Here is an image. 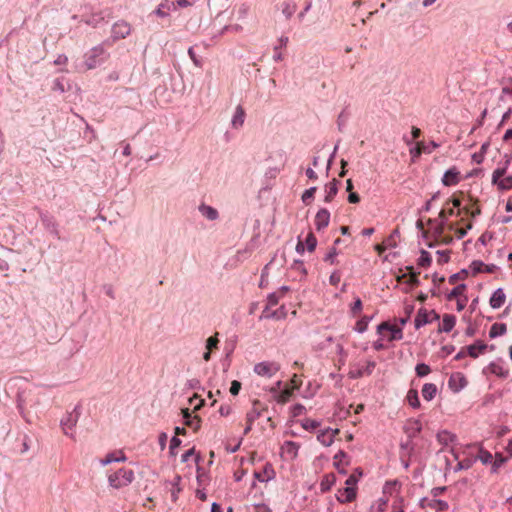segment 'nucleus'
<instances>
[{"label":"nucleus","instance_id":"obj_1","mask_svg":"<svg viewBox=\"0 0 512 512\" xmlns=\"http://www.w3.org/2000/svg\"><path fill=\"white\" fill-rule=\"evenodd\" d=\"M106 45L111 46V41L109 39H106L101 44L94 46L84 55V64L87 70L96 68L108 59L109 53L105 49Z\"/></svg>","mask_w":512,"mask_h":512},{"label":"nucleus","instance_id":"obj_2","mask_svg":"<svg viewBox=\"0 0 512 512\" xmlns=\"http://www.w3.org/2000/svg\"><path fill=\"white\" fill-rule=\"evenodd\" d=\"M511 159L512 155L506 154L503 166L496 168L492 174V183L497 185L498 189L501 191H508L512 189V176L510 175L502 179L511 163Z\"/></svg>","mask_w":512,"mask_h":512},{"label":"nucleus","instance_id":"obj_3","mask_svg":"<svg viewBox=\"0 0 512 512\" xmlns=\"http://www.w3.org/2000/svg\"><path fill=\"white\" fill-rule=\"evenodd\" d=\"M134 480V472L131 469L121 468L108 477L109 485L115 489L128 486Z\"/></svg>","mask_w":512,"mask_h":512},{"label":"nucleus","instance_id":"obj_4","mask_svg":"<svg viewBox=\"0 0 512 512\" xmlns=\"http://www.w3.org/2000/svg\"><path fill=\"white\" fill-rule=\"evenodd\" d=\"M80 416L79 406H76L72 412L67 413L60 421V425L65 435L73 437L70 431L76 426Z\"/></svg>","mask_w":512,"mask_h":512},{"label":"nucleus","instance_id":"obj_5","mask_svg":"<svg viewBox=\"0 0 512 512\" xmlns=\"http://www.w3.org/2000/svg\"><path fill=\"white\" fill-rule=\"evenodd\" d=\"M131 33V26L124 20L117 21L111 29V44L117 40L126 38Z\"/></svg>","mask_w":512,"mask_h":512},{"label":"nucleus","instance_id":"obj_6","mask_svg":"<svg viewBox=\"0 0 512 512\" xmlns=\"http://www.w3.org/2000/svg\"><path fill=\"white\" fill-rule=\"evenodd\" d=\"M280 370V365L276 362H260L254 366V372L259 376L272 377Z\"/></svg>","mask_w":512,"mask_h":512},{"label":"nucleus","instance_id":"obj_7","mask_svg":"<svg viewBox=\"0 0 512 512\" xmlns=\"http://www.w3.org/2000/svg\"><path fill=\"white\" fill-rule=\"evenodd\" d=\"M375 367H376V362L370 360L367 362L366 366L350 370L349 374H348L349 378L359 379V378L363 377L364 375H371L373 373Z\"/></svg>","mask_w":512,"mask_h":512},{"label":"nucleus","instance_id":"obj_8","mask_svg":"<svg viewBox=\"0 0 512 512\" xmlns=\"http://www.w3.org/2000/svg\"><path fill=\"white\" fill-rule=\"evenodd\" d=\"M330 222V212L326 208L318 210L315 216V227L317 231L325 229Z\"/></svg>","mask_w":512,"mask_h":512},{"label":"nucleus","instance_id":"obj_9","mask_svg":"<svg viewBox=\"0 0 512 512\" xmlns=\"http://www.w3.org/2000/svg\"><path fill=\"white\" fill-rule=\"evenodd\" d=\"M460 182V172L456 167L449 168L445 171L442 177V184L444 186L457 185Z\"/></svg>","mask_w":512,"mask_h":512},{"label":"nucleus","instance_id":"obj_10","mask_svg":"<svg viewBox=\"0 0 512 512\" xmlns=\"http://www.w3.org/2000/svg\"><path fill=\"white\" fill-rule=\"evenodd\" d=\"M448 385L453 392H459L467 385V380L462 373H455L450 376Z\"/></svg>","mask_w":512,"mask_h":512},{"label":"nucleus","instance_id":"obj_11","mask_svg":"<svg viewBox=\"0 0 512 512\" xmlns=\"http://www.w3.org/2000/svg\"><path fill=\"white\" fill-rule=\"evenodd\" d=\"M357 487H345L338 491L336 495L340 503H350L356 499Z\"/></svg>","mask_w":512,"mask_h":512},{"label":"nucleus","instance_id":"obj_12","mask_svg":"<svg viewBox=\"0 0 512 512\" xmlns=\"http://www.w3.org/2000/svg\"><path fill=\"white\" fill-rule=\"evenodd\" d=\"M182 416L186 426L192 428L194 431L200 429L201 419L198 416L192 417L188 408L182 409Z\"/></svg>","mask_w":512,"mask_h":512},{"label":"nucleus","instance_id":"obj_13","mask_svg":"<svg viewBox=\"0 0 512 512\" xmlns=\"http://www.w3.org/2000/svg\"><path fill=\"white\" fill-rule=\"evenodd\" d=\"M422 430V424L419 420L411 419L407 422L404 427V431L407 434L408 438L411 440L416 437Z\"/></svg>","mask_w":512,"mask_h":512},{"label":"nucleus","instance_id":"obj_14","mask_svg":"<svg viewBox=\"0 0 512 512\" xmlns=\"http://www.w3.org/2000/svg\"><path fill=\"white\" fill-rule=\"evenodd\" d=\"M339 184L340 181L334 178L332 179V181L325 185V203H330L333 200V198L337 195Z\"/></svg>","mask_w":512,"mask_h":512},{"label":"nucleus","instance_id":"obj_15","mask_svg":"<svg viewBox=\"0 0 512 512\" xmlns=\"http://www.w3.org/2000/svg\"><path fill=\"white\" fill-rule=\"evenodd\" d=\"M506 300V295L502 288H498L494 291L490 297L489 304L493 309H498L503 306Z\"/></svg>","mask_w":512,"mask_h":512},{"label":"nucleus","instance_id":"obj_16","mask_svg":"<svg viewBox=\"0 0 512 512\" xmlns=\"http://www.w3.org/2000/svg\"><path fill=\"white\" fill-rule=\"evenodd\" d=\"M245 110L241 105H238L235 109L234 115L231 119V126L234 129H239L243 126L245 121Z\"/></svg>","mask_w":512,"mask_h":512},{"label":"nucleus","instance_id":"obj_17","mask_svg":"<svg viewBox=\"0 0 512 512\" xmlns=\"http://www.w3.org/2000/svg\"><path fill=\"white\" fill-rule=\"evenodd\" d=\"M488 348V345L485 344L481 340H477L474 344L469 345L467 349V354L471 358H477L479 356V353H483Z\"/></svg>","mask_w":512,"mask_h":512},{"label":"nucleus","instance_id":"obj_18","mask_svg":"<svg viewBox=\"0 0 512 512\" xmlns=\"http://www.w3.org/2000/svg\"><path fill=\"white\" fill-rule=\"evenodd\" d=\"M456 317L452 314H444L442 324L438 328V332L449 333L455 326Z\"/></svg>","mask_w":512,"mask_h":512},{"label":"nucleus","instance_id":"obj_19","mask_svg":"<svg viewBox=\"0 0 512 512\" xmlns=\"http://www.w3.org/2000/svg\"><path fill=\"white\" fill-rule=\"evenodd\" d=\"M198 210L203 217L210 221H214L219 217V213L214 207L206 205L204 203L199 205Z\"/></svg>","mask_w":512,"mask_h":512},{"label":"nucleus","instance_id":"obj_20","mask_svg":"<svg viewBox=\"0 0 512 512\" xmlns=\"http://www.w3.org/2000/svg\"><path fill=\"white\" fill-rule=\"evenodd\" d=\"M428 323H431L429 312L425 308H420L414 320L415 328L419 329Z\"/></svg>","mask_w":512,"mask_h":512},{"label":"nucleus","instance_id":"obj_21","mask_svg":"<svg viewBox=\"0 0 512 512\" xmlns=\"http://www.w3.org/2000/svg\"><path fill=\"white\" fill-rule=\"evenodd\" d=\"M285 317L283 307L279 310H271V307H265L262 311L260 319H281Z\"/></svg>","mask_w":512,"mask_h":512},{"label":"nucleus","instance_id":"obj_22","mask_svg":"<svg viewBox=\"0 0 512 512\" xmlns=\"http://www.w3.org/2000/svg\"><path fill=\"white\" fill-rule=\"evenodd\" d=\"M254 476L260 482H266L274 478L275 472L270 464H266L263 472H255Z\"/></svg>","mask_w":512,"mask_h":512},{"label":"nucleus","instance_id":"obj_23","mask_svg":"<svg viewBox=\"0 0 512 512\" xmlns=\"http://www.w3.org/2000/svg\"><path fill=\"white\" fill-rule=\"evenodd\" d=\"M336 482V475L334 473H328L323 476L320 482V490L325 493L328 492Z\"/></svg>","mask_w":512,"mask_h":512},{"label":"nucleus","instance_id":"obj_24","mask_svg":"<svg viewBox=\"0 0 512 512\" xmlns=\"http://www.w3.org/2000/svg\"><path fill=\"white\" fill-rule=\"evenodd\" d=\"M437 386L433 383H425L422 387V396L426 401H431L437 394Z\"/></svg>","mask_w":512,"mask_h":512},{"label":"nucleus","instance_id":"obj_25","mask_svg":"<svg viewBox=\"0 0 512 512\" xmlns=\"http://www.w3.org/2000/svg\"><path fill=\"white\" fill-rule=\"evenodd\" d=\"M297 5L294 2V0H286L281 5V11L282 14L287 18L290 19L293 14L296 12Z\"/></svg>","mask_w":512,"mask_h":512},{"label":"nucleus","instance_id":"obj_26","mask_svg":"<svg viewBox=\"0 0 512 512\" xmlns=\"http://www.w3.org/2000/svg\"><path fill=\"white\" fill-rule=\"evenodd\" d=\"M118 454V456H116V453L114 452L107 454L105 458L101 460V464L106 466L111 463L126 461V456L122 451H119Z\"/></svg>","mask_w":512,"mask_h":512},{"label":"nucleus","instance_id":"obj_27","mask_svg":"<svg viewBox=\"0 0 512 512\" xmlns=\"http://www.w3.org/2000/svg\"><path fill=\"white\" fill-rule=\"evenodd\" d=\"M457 439L456 435L447 431L443 430L437 433V440L439 443L443 445H448L449 443L455 442Z\"/></svg>","mask_w":512,"mask_h":512},{"label":"nucleus","instance_id":"obj_28","mask_svg":"<svg viewBox=\"0 0 512 512\" xmlns=\"http://www.w3.org/2000/svg\"><path fill=\"white\" fill-rule=\"evenodd\" d=\"M507 326L505 323H494L489 331L490 338H496L498 336H502L506 333Z\"/></svg>","mask_w":512,"mask_h":512},{"label":"nucleus","instance_id":"obj_29","mask_svg":"<svg viewBox=\"0 0 512 512\" xmlns=\"http://www.w3.org/2000/svg\"><path fill=\"white\" fill-rule=\"evenodd\" d=\"M317 439L324 446H331L333 443V434H330V428L320 431L317 435Z\"/></svg>","mask_w":512,"mask_h":512},{"label":"nucleus","instance_id":"obj_30","mask_svg":"<svg viewBox=\"0 0 512 512\" xmlns=\"http://www.w3.org/2000/svg\"><path fill=\"white\" fill-rule=\"evenodd\" d=\"M407 400L414 409H418L421 406L417 390L410 389L407 393Z\"/></svg>","mask_w":512,"mask_h":512},{"label":"nucleus","instance_id":"obj_31","mask_svg":"<svg viewBox=\"0 0 512 512\" xmlns=\"http://www.w3.org/2000/svg\"><path fill=\"white\" fill-rule=\"evenodd\" d=\"M428 507H430L436 511H445L449 508V505L444 500L432 499L431 501H429Z\"/></svg>","mask_w":512,"mask_h":512},{"label":"nucleus","instance_id":"obj_32","mask_svg":"<svg viewBox=\"0 0 512 512\" xmlns=\"http://www.w3.org/2000/svg\"><path fill=\"white\" fill-rule=\"evenodd\" d=\"M466 284L462 283L454 287L447 295L446 298L448 301L453 300L454 298L459 297L466 290Z\"/></svg>","mask_w":512,"mask_h":512},{"label":"nucleus","instance_id":"obj_33","mask_svg":"<svg viewBox=\"0 0 512 512\" xmlns=\"http://www.w3.org/2000/svg\"><path fill=\"white\" fill-rule=\"evenodd\" d=\"M489 369H490L491 373H493L499 377L506 378L508 376V371L505 370L501 365L496 364L494 362L490 363Z\"/></svg>","mask_w":512,"mask_h":512},{"label":"nucleus","instance_id":"obj_34","mask_svg":"<svg viewBox=\"0 0 512 512\" xmlns=\"http://www.w3.org/2000/svg\"><path fill=\"white\" fill-rule=\"evenodd\" d=\"M292 395H293V391L289 388H285L281 392L278 393V395L276 396V401L278 403L284 404L290 400Z\"/></svg>","mask_w":512,"mask_h":512},{"label":"nucleus","instance_id":"obj_35","mask_svg":"<svg viewBox=\"0 0 512 512\" xmlns=\"http://www.w3.org/2000/svg\"><path fill=\"white\" fill-rule=\"evenodd\" d=\"M431 255L426 250L420 251V257L418 258V265L421 267H428L431 265Z\"/></svg>","mask_w":512,"mask_h":512},{"label":"nucleus","instance_id":"obj_36","mask_svg":"<svg viewBox=\"0 0 512 512\" xmlns=\"http://www.w3.org/2000/svg\"><path fill=\"white\" fill-rule=\"evenodd\" d=\"M320 425L321 423L319 421L310 418H306L301 422V426L308 431L314 430L318 428Z\"/></svg>","mask_w":512,"mask_h":512},{"label":"nucleus","instance_id":"obj_37","mask_svg":"<svg viewBox=\"0 0 512 512\" xmlns=\"http://www.w3.org/2000/svg\"><path fill=\"white\" fill-rule=\"evenodd\" d=\"M370 320H371V317H368V316L362 317L360 320L357 321L356 326H355V330L358 333L365 332L367 330V327H368V324H369Z\"/></svg>","mask_w":512,"mask_h":512},{"label":"nucleus","instance_id":"obj_38","mask_svg":"<svg viewBox=\"0 0 512 512\" xmlns=\"http://www.w3.org/2000/svg\"><path fill=\"white\" fill-rule=\"evenodd\" d=\"M259 403V401H254L253 405L256 406ZM261 415L260 411L256 409V407H253L252 410H250L246 414V420L248 423L253 424V422L259 418Z\"/></svg>","mask_w":512,"mask_h":512},{"label":"nucleus","instance_id":"obj_39","mask_svg":"<svg viewBox=\"0 0 512 512\" xmlns=\"http://www.w3.org/2000/svg\"><path fill=\"white\" fill-rule=\"evenodd\" d=\"M25 404H26V400L24 398L23 392H18V394H17V408H18L19 413L21 414V416L26 419Z\"/></svg>","mask_w":512,"mask_h":512},{"label":"nucleus","instance_id":"obj_40","mask_svg":"<svg viewBox=\"0 0 512 512\" xmlns=\"http://www.w3.org/2000/svg\"><path fill=\"white\" fill-rule=\"evenodd\" d=\"M305 243H306V246H307V250L309 252H313L317 246V239L315 237V235L310 232L308 233L306 239H305Z\"/></svg>","mask_w":512,"mask_h":512},{"label":"nucleus","instance_id":"obj_41","mask_svg":"<svg viewBox=\"0 0 512 512\" xmlns=\"http://www.w3.org/2000/svg\"><path fill=\"white\" fill-rule=\"evenodd\" d=\"M170 10V4L166 1L161 3L158 8L155 10V14L161 18L167 17L169 15L168 11Z\"/></svg>","mask_w":512,"mask_h":512},{"label":"nucleus","instance_id":"obj_42","mask_svg":"<svg viewBox=\"0 0 512 512\" xmlns=\"http://www.w3.org/2000/svg\"><path fill=\"white\" fill-rule=\"evenodd\" d=\"M467 275H468V270L467 269H462L459 272L452 274L449 277L448 281H449L450 284H454L458 280L465 279L467 277Z\"/></svg>","mask_w":512,"mask_h":512},{"label":"nucleus","instance_id":"obj_43","mask_svg":"<svg viewBox=\"0 0 512 512\" xmlns=\"http://www.w3.org/2000/svg\"><path fill=\"white\" fill-rule=\"evenodd\" d=\"M415 371L418 377H424L431 372V369L427 364L419 363L416 365Z\"/></svg>","mask_w":512,"mask_h":512},{"label":"nucleus","instance_id":"obj_44","mask_svg":"<svg viewBox=\"0 0 512 512\" xmlns=\"http://www.w3.org/2000/svg\"><path fill=\"white\" fill-rule=\"evenodd\" d=\"M478 459L484 464H490L492 463L493 456L489 451H486L484 449H480Z\"/></svg>","mask_w":512,"mask_h":512},{"label":"nucleus","instance_id":"obj_45","mask_svg":"<svg viewBox=\"0 0 512 512\" xmlns=\"http://www.w3.org/2000/svg\"><path fill=\"white\" fill-rule=\"evenodd\" d=\"M316 190H317L316 186H313V187H310L309 189H306L304 191V193L302 194V197H301L303 203L308 205L310 203L309 200L314 197V194H315Z\"/></svg>","mask_w":512,"mask_h":512},{"label":"nucleus","instance_id":"obj_46","mask_svg":"<svg viewBox=\"0 0 512 512\" xmlns=\"http://www.w3.org/2000/svg\"><path fill=\"white\" fill-rule=\"evenodd\" d=\"M334 461H338L340 464L341 463H344L346 466L350 464L349 462V456L348 454L343 451V450H339L335 456H334Z\"/></svg>","mask_w":512,"mask_h":512},{"label":"nucleus","instance_id":"obj_47","mask_svg":"<svg viewBox=\"0 0 512 512\" xmlns=\"http://www.w3.org/2000/svg\"><path fill=\"white\" fill-rule=\"evenodd\" d=\"M104 20V17L101 14H93L88 19L83 20L87 25L96 27L101 21Z\"/></svg>","mask_w":512,"mask_h":512},{"label":"nucleus","instance_id":"obj_48","mask_svg":"<svg viewBox=\"0 0 512 512\" xmlns=\"http://www.w3.org/2000/svg\"><path fill=\"white\" fill-rule=\"evenodd\" d=\"M505 461L506 459L501 454H496V459L492 462L491 472L496 473Z\"/></svg>","mask_w":512,"mask_h":512},{"label":"nucleus","instance_id":"obj_49","mask_svg":"<svg viewBox=\"0 0 512 512\" xmlns=\"http://www.w3.org/2000/svg\"><path fill=\"white\" fill-rule=\"evenodd\" d=\"M402 338H403L402 329L393 325L391 332H390L389 340L390 341L401 340Z\"/></svg>","mask_w":512,"mask_h":512},{"label":"nucleus","instance_id":"obj_50","mask_svg":"<svg viewBox=\"0 0 512 512\" xmlns=\"http://www.w3.org/2000/svg\"><path fill=\"white\" fill-rule=\"evenodd\" d=\"M285 447L288 454L292 455L293 457L297 456L299 446L295 442L286 441Z\"/></svg>","mask_w":512,"mask_h":512},{"label":"nucleus","instance_id":"obj_51","mask_svg":"<svg viewBox=\"0 0 512 512\" xmlns=\"http://www.w3.org/2000/svg\"><path fill=\"white\" fill-rule=\"evenodd\" d=\"M41 222L48 231L52 229V225H57L53 217H50L48 215H42Z\"/></svg>","mask_w":512,"mask_h":512},{"label":"nucleus","instance_id":"obj_52","mask_svg":"<svg viewBox=\"0 0 512 512\" xmlns=\"http://www.w3.org/2000/svg\"><path fill=\"white\" fill-rule=\"evenodd\" d=\"M483 267H484V263L481 260H474V261H472V263L470 265L473 275L482 272Z\"/></svg>","mask_w":512,"mask_h":512},{"label":"nucleus","instance_id":"obj_53","mask_svg":"<svg viewBox=\"0 0 512 512\" xmlns=\"http://www.w3.org/2000/svg\"><path fill=\"white\" fill-rule=\"evenodd\" d=\"M305 410H306L305 407L300 403L293 405L291 408L292 417H298V416L302 415Z\"/></svg>","mask_w":512,"mask_h":512},{"label":"nucleus","instance_id":"obj_54","mask_svg":"<svg viewBox=\"0 0 512 512\" xmlns=\"http://www.w3.org/2000/svg\"><path fill=\"white\" fill-rule=\"evenodd\" d=\"M472 466V461L470 459H465L463 461L458 462V464L455 466L454 470L455 472L460 470H467Z\"/></svg>","mask_w":512,"mask_h":512},{"label":"nucleus","instance_id":"obj_55","mask_svg":"<svg viewBox=\"0 0 512 512\" xmlns=\"http://www.w3.org/2000/svg\"><path fill=\"white\" fill-rule=\"evenodd\" d=\"M218 343H219V340L217 338V334L209 337L206 341L207 350L211 351L212 349L216 348Z\"/></svg>","mask_w":512,"mask_h":512},{"label":"nucleus","instance_id":"obj_56","mask_svg":"<svg viewBox=\"0 0 512 512\" xmlns=\"http://www.w3.org/2000/svg\"><path fill=\"white\" fill-rule=\"evenodd\" d=\"M279 302V297L278 295L273 292V293H270L268 296H267V305L265 307H272V306H275L277 305Z\"/></svg>","mask_w":512,"mask_h":512},{"label":"nucleus","instance_id":"obj_57","mask_svg":"<svg viewBox=\"0 0 512 512\" xmlns=\"http://www.w3.org/2000/svg\"><path fill=\"white\" fill-rule=\"evenodd\" d=\"M52 90L53 91H58L60 93H64L65 92V87H64L63 81L61 79H59V78L55 79L53 81Z\"/></svg>","mask_w":512,"mask_h":512},{"label":"nucleus","instance_id":"obj_58","mask_svg":"<svg viewBox=\"0 0 512 512\" xmlns=\"http://www.w3.org/2000/svg\"><path fill=\"white\" fill-rule=\"evenodd\" d=\"M413 309H414L413 305H408L405 307L407 317H402L399 319L400 325L404 326L409 321L410 315L413 312Z\"/></svg>","mask_w":512,"mask_h":512},{"label":"nucleus","instance_id":"obj_59","mask_svg":"<svg viewBox=\"0 0 512 512\" xmlns=\"http://www.w3.org/2000/svg\"><path fill=\"white\" fill-rule=\"evenodd\" d=\"M393 325H391L389 322L387 321H384L382 323H380L378 326H377V332L379 334H383L384 331H389L391 332V329H392Z\"/></svg>","mask_w":512,"mask_h":512},{"label":"nucleus","instance_id":"obj_60","mask_svg":"<svg viewBox=\"0 0 512 512\" xmlns=\"http://www.w3.org/2000/svg\"><path fill=\"white\" fill-rule=\"evenodd\" d=\"M240 390H241V383L237 380H233L231 383V387H230V393L233 396H236L239 394Z\"/></svg>","mask_w":512,"mask_h":512},{"label":"nucleus","instance_id":"obj_61","mask_svg":"<svg viewBox=\"0 0 512 512\" xmlns=\"http://www.w3.org/2000/svg\"><path fill=\"white\" fill-rule=\"evenodd\" d=\"M440 256L439 263H447L450 260V250L437 251Z\"/></svg>","mask_w":512,"mask_h":512},{"label":"nucleus","instance_id":"obj_62","mask_svg":"<svg viewBox=\"0 0 512 512\" xmlns=\"http://www.w3.org/2000/svg\"><path fill=\"white\" fill-rule=\"evenodd\" d=\"M188 54L191 58V60L193 61V63L197 66V67H201V60L197 57L193 47H190L188 49Z\"/></svg>","mask_w":512,"mask_h":512},{"label":"nucleus","instance_id":"obj_63","mask_svg":"<svg viewBox=\"0 0 512 512\" xmlns=\"http://www.w3.org/2000/svg\"><path fill=\"white\" fill-rule=\"evenodd\" d=\"M362 310V301L360 298H357L353 305L351 306V312L355 315Z\"/></svg>","mask_w":512,"mask_h":512},{"label":"nucleus","instance_id":"obj_64","mask_svg":"<svg viewBox=\"0 0 512 512\" xmlns=\"http://www.w3.org/2000/svg\"><path fill=\"white\" fill-rule=\"evenodd\" d=\"M357 483L358 477L355 474H351L345 482L346 487H356Z\"/></svg>","mask_w":512,"mask_h":512}]
</instances>
